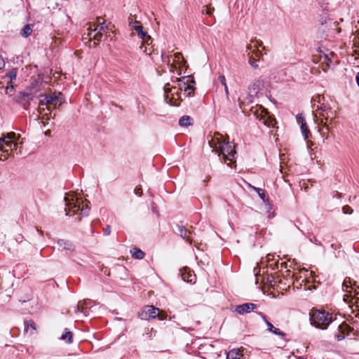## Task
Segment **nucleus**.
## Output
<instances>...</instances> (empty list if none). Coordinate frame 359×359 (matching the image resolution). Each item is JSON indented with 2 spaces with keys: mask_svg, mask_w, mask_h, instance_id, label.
Returning a JSON list of instances; mask_svg holds the SVG:
<instances>
[{
  "mask_svg": "<svg viewBox=\"0 0 359 359\" xmlns=\"http://www.w3.org/2000/svg\"><path fill=\"white\" fill-rule=\"evenodd\" d=\"M343 290L346 292H348L351 294L352 291H354L355 294H358V292H357V288H358V286H356L355 283H352V280L350 278H346L343 282ZM353 299V297H351V294L348 295L345 294L344 297V300L348 303L351 302Z\"/></svg>",
  "mask_w": 359,
  "mask_h": 359,
  "instance_id": "obj_9",
  "label": "nucleus"
},
{
  "mask_svg": "<svg viewBox=\"0 0 359 359\" xmlns=\"http://www.w3.org/2000/svg\"><path fill=\"white\" fill-rule=\"evenodd\" d=\"M32 329V330H35V323L32 320H25V331L26 332H29V330ZM33 333L32 331H30V334H32Z\"/></svg>",
  "mask_w": 359,
  "mask_h": 359,
  "instance_id": "obj_27",
  "label": "nucleus"
},
{
  "mask_svg": "<svg viewBox=\"0 0 359 359\" xmlns=\"http://www.w3.org/2000/svg\"><path fill=\"white\" fill-rule=\"evenodd\" d=\"M0 147L1 149H7L10 150V152H13V150L18 149V143L12 140H6L5 138H0Z\"/></svg>",
  "mask_w": 359,
  "mask_h": 359,
  "instance_id": "obj_14",
  "label": "nucleus"
},
{
  "mask_svg": "<svg viewBox=\"0 0 359 359\" xmlns=\"http://www.w3.org/2000/svg\"><path fill=\"white\" fill-rule=\"evenodd\" d=\"M296 118L299 124L302 123V121H305L302 114H297Z\"/></svg>",
  "mask_w": 359,
  "mask_h": 359,
  "instance_id": "obj_46",
  "label": "nucleus"
},
{
  "mask_svg": "<svg viewBox=\"0 0 359 359\" xmlns=\"http://www.w3.org/2000/svg\"><path fill=\"white\" fill-rule=\"evenodd\" d=\"M14 89V86L12 84V83L8 82L7 86H6V93H9L12 92Z\"/></svg>",
  "mask_w": 359,
  "mask_h": 359,
  "instance_id": "obj_42",
  "label": "nucleus"
},
{
  "mask_svg": "<svg viewBox=\"0 0 359 359\" xmlns=\"http://www.w3.org/2000/svg\"><path fill=\"white\" fill-rule=\"evenodd\" d=\"M17 76V69H13L8 73L6 74V76L10 79L8 82L12 83L13 80H15Z\"/></svg>",
  "mask_w": 359,
  "mask_h": 359,
  "instance_id": "obj_33",
  "label": "nucleus"
},
{
  "mask_svg": "<svg viewBox=\"0 0 359 359\" xmlns=\"http://www.w3.org/2000/svg\"><path fill=\"white\" fill-rule=\"evenodd\" d=\"M212 13V9L210 8H206V11H205V13L207 15H211Z\"/></svg>",
  "mask_w": 359,
  "mask_h": 359,
  "instance_id": "obj_51",
  "label": "nucleus"
},
{
  "mask_svg": "<svg viewBox=\"0 0 359 359\" xmlns=\"http://www.w3.org/2000/svg\"><path fill=\"white\" fill-rule=\"evenodd\" d=\"M262 50H266V48H265L264 46H262Z\"/></svg>",
  "mask_w": 359,
  "mask_h": 359,
  "instance_id": "obj_56",
  "label": "nucleus"
},
{
  "mask_svg": "<svg viewBox=\"0 0 359 359\" xmlns=\"http://www.w3.org/2000/svg\"><path fill=\"white\" fill-rule=\"evenodd\" d=\"M128 23L131 29H133V26L136 25H141L140 22L136 20H133L132 17H129Z\"/></svg>",
  "mask_w": 359,
  "mask_h": 359,
  "instance_id": "obj_38",
  "label": "nucleus"
},
{
  "mask_svg": "<svg viewBox=\"0 0 359 359\" xmlns=\"http://www.w3.org/2000/svg\"><path fill=\"white\" fill-rule=\"evenodd\" d=\"M257 307V304L253 303H245L241 305H238L235 308V312L240 315H243L244 313H248L252 311Z\"/></svg>",
  "mask_w": 359,
  "mask_h": 359,
  "instance_id": "obj_11",
  "label": "nucleus"
},
{
  "mask_svg": "<svg viewBox=\"0 0 359 359\" xmlns=\"http://www.w3.org/2000/svg\"><path fill=\"white\" fill-rule=\"evenodd\" d=\"M252 112L256 118L259 121H262L264 125L269 128L275 126V119L272 117L271 115L269 114L266 109L262 106L256 108L254 111H252Z\"/></svg>",
  "mask_w": 359,
  "mask_h": 359,
  "instance_id": "obj_7",
  "label": "nucleus"
},
{
  "mask_svg": "<svg viewBox=\"0 0 359 359\" xmlns=\"http://www.w3.org/2000/svg\"><path fill=\"white\" fill-rule=\"evenodd\" d=\"M258 315L260 316L261 318L264 320V321L265 322V323L267 325L268 330L269 332H271L276 335H278V336L281 337L282 338H283L285 336V334L284 332H281L279 329L275 327L270 322H269L267 320L266 317L264 313L259 312Z\"/></svg>",
  "mask_w": 359,
  "mask_h": 359,
  "instance_id": "obj_12",
  "label": "nucleus"
},
{
  "mask_svg": "<svg viewBox=\"0 0 359 359\" xmlns=\"http://www.w3.org/2000/svg\"><path fill=\"white\" fill-rule=\"evenodd\" d=\"M181 276L184 281L187 283H193L195 280V276L191 273L187 268L183 269L180 271Z\"/></svg>",
  "mask_w": 359,
  "mask_h": 359,
  "instance_id": "obj_16",
  "label": "nucleus"
},
{
  "mask_svg": "<svg viewBox=\"0 0 359 359\" xmlns=\"http://www.w3.org/2000/svg\"><path fill=\"white\" fill-rule=\"evenodd\" d=\"M128 23L131 29H133V26L136 25H141L140 22L136 20H133L132 17H129Z\"/></svg>",
  "mask_w": 359,
  "mask_h": 359,
  "instance_id": "obj_37",
  "label": "nucleus"
},
{
  "mask_svg": "<svg viewBox=\"0 0 359 359\" xmlns=\"http://www.w3.org/2000/svg\"><path fill=\"white\" fill-rule=\"evenodd\" d=\"M39 109H38V112L40 114H42L43 111H44V108H41V106H44V105H48V95H45V94H41L39 96Z\"/></svg>",
  "mask_w": 359,
  "mask_h": 359,
  "instance_id": "obj_19",
  "label": "nucleus"
},
{
  "mask_svg": "<svg viewBox=\"0 0 359 359\" xmlns=\"http://www.w3.org/2000/svg\"><path fill=\"white\" fill-rule=\"evenodd\" d=\"M32 32V28L30 25H26L21 30L20 34L23 37H28Z\"/></svg>",
  "mask_w": 359,
  "mask_h": 359,
  "instance_id": "obj_29",
  "label": "nucleus"
},
{
  "mask_svg": "<svg viewBox=\"0 0 359 359\" xmlns=\"http://www.w3.org/2000/svg\"><path fill=\"white\" fill-rule=\"evenodd\" d=\"M97 25H93V27L90 26L88 29L90 32L88 35L91 36L93 32H97L93 35V39L96 41H100L103 34L104 33H107L109 31L111 30V25L109 23L108 25L106 24V21L102 18H100L97 20Z\"/></svg>",
  "mask_w": 359,
  "mask_h": 359,
  "instance_id": "obj_6",
  "label": "nucleus"
},
{
  "mask_svg": "<svg viewBox=\"0 0 359 359\" xmlns=\"http://www.w3.org/2000/svg\"><path fill=\"white\" fill-rule=\"evenodd\" d=\"M191 118L189 116H184L180 118L179 124L181 126H189L191 124Z\"/></svg>",
  "mask_w": 359,
  "mask_h": 359,
  "instance_id": "obj_28",
  "label": "nucleus"
},
{
  "mask_svg": "<svg viewBox=\"0 0 359 359\" xmlns=\"http://www.w3.org/2000/svg\"><path fill=\"white\" fill-rule=\"evenodd\" d=\"M142 50L145 54L150 55L151 57L152 60H154V56H153V55L154 54V50L153 48V46H151L149 48L145 47V48L143 49Z\"/></svg>",
  "mask_w": 359,
  "mask_h": 359,
  "instance_id": "obj_35",
  "label": "nucleus"
},
{
  "mask_svg": "<svg viewBox=\"0 0 359 359\" xmlns=\"http://www.w3.org/2000/svg\"><path fill=\"white\" fill-rule=\"evenodd\" d=\"M218 79H219V81L221 82V83L224 86H226V79H225V76L224 75H220Z\"/></svg>",
  "mask_w": 359,
  "mask_h": 359,
  "instance_id": "obj_44",
  "label": "nucleus"
},
{
  "mask_svg": "<svg viewBox=\"0 0 359 359\" xmlns=\"http://www.w3.org/2000/svg\"><path fill=\"white\" fill-rule=\"evenodd\" d=\"M251 41L255 43V46L256 49H259V47H262V45H263L262 41H257V40H252Z\"/></svg>",
  "mask_w": 359,
  "mask_h": 359,
  "instance_id": "obj_43",
  "label": "nucleus"
},
{
  "mask_svg": "<svg viewBox=\"0 0 359 359\" xmlns=\"http://www.w3.org/2000/svg\"><path fill=\"white\" fill-rule=\"evenodd\" d=\"M209 143L210 147L212 148V151L218 154L219 156H222L221 161L231 166V164L234 163L236 155L234 144L222 140V136H215Z\"/></svg>",
  "mask_w": 359,
  "mask_h": 359,
  "instance_id": "obj_3",
  "label": "nucleus"
},
{
  "mask_svg": "<svg viewBox=\"0 0 359 359\" xmlns=\"http://www.w3.org/2000/svg\"><path fill=\"white\" fill-rule=\"evenodd\" d=\"M355 79H356L357 84L359 87V72L357 74Z\"/></svg>",
  "mask_w": 359,
  "mask_h": 359,
  "instance_id": "obj_53",
  "label": "nucleus"
},
{
  "mask_svg": "<svg viewBox=\"0 0 359 359\" xmlns=\"http://www.w3.org/2000/svg\"><path fill=\"white\" fill-rule=\"evenodd\" d=\"M45 117H46V119H48V117L47 116V114H43V116H42V119L45 118Z\"/></svg>",
  "mask_w": 359,
  "mask_h": 359,
  "instance_id": "obj_54",
  "label": "nucleus"
},
{
  "mask_svg": "<svg viewBox=\"0 0 359 359\" xmlns=\"http://www.w3.org/2000/svg\"><path fill=\"white\" fill-rule=\"evenodd\" d=\"M65 201V211L67 215H74L80 212L82 216H87L89 213V202L86 200L83 201L74 196L72 193L67 194L64 198Z\"/></svg>",
  "mask_w": 359,
  "mask_h": 359,
  "instance_id": "obj_4",
  "label": "nucleus"
},
{
  "mask_svg": "<svg viewBox=\"0 0 359 359\" xmlns=\"http://www.w3.org/2000/svg\"><path fill=\"white\" fill-rule=\"evenodd\" d=\"M326 99L324 96H322L320 95H317L314 97H313L311 100L312 103V107L313 112L316 111V107L318 105H321L322 102L324 103L325 102Z\"/></svg>",
  "mask_w": 359,
  "mask_h": 359,
  "instance_id": "obj_18",
  "label": "nucleus"
},
{
  "mask_svg": "<svg viewBox=\"0 0 359 359\" xmlns=\"http://www.w3.org/2000/svg\"><path fill=\"white\" fill-rule=\"evenodd\" d=\"M242 354L239 350L233 349L227 353V359H240Z\"/></svg>",
  "mask_w": 359,
  "mask_h": 359,
  "instance_id": "obj_24",
  "label": "nucleus"
},
{
  "mask_svg": "<svg viewBox=\"0 0 359 359\" xmlns=\"http://www.w3.org/2000/svg\"><path fill=\"white\" fill-rule=\"evenodd\" d=\"M4 138H5L6 140H12L14 142V140H16V134L11 132L8 133Z\"/></svg>",
  "mask_w": 359,
  "mask_h": 359,
  "instance_id": "obj_36",
  "label": "nucleus"
},
{
  "mask_svg": "<svg viewBox=\"0 0 359 359\" xmlns=\"http://www.w3.org/2000/svg\"><path fill=\"white\" fill-rule=\"evenodd\" d=\"M133 30L137 32L138 37L141 39H144L145 36L147 35V32L143 30L142 25H136L133 26Z\"/></svg>",
  "mask_w": 359,
  "mask_h": 359,
  "instance_id": "obj_21",
  "label": "nucleus"
},
{
  "mask_svg": "<svg viewBox=\"0 0 359 359\" xmlns=\"http://www.w3.org/2000/svg\"><path fill=\"white\" fill-rule=\"evenodd\" d=\"M142 40H143V43H142V46H140L141 50L144 49L145 47H148V46H151L153 42L152 38L148 34L145 36L144 39H142Z\"/></svg>",
  "mask_w": 359,
  "mask_h": 359,
  "instance_id": "obj_32",
  "label": "nucleus"
},
{
  "mask_svg": "<svg viewBox=\"0 0 359 359\" xmlns=\"http://www.w3.org/2000/svg\"><path fill=\"white\" fill-rule=\"evenodd\" d=\"M252 46L250 44L248 45L247 47H246V53L247 54L250 52V54H252Z\"/></svg>",
  "mask_w": 359,
  "mask_h": 359,
  "instance_id": "obj_49",
  "label": "nucleus"
},
{
  "mask_svg": "<svg viewBox=\"0 0 359 359\" xmlns=\"http://www.w3.org/2000/svg\"><path fill=\"white\" fill-rule=\"evenodd\" d=\"M314 113L315 121L318 124V131L321 135L325 136L329 132V124L337 117V108L335 102L332 100H326L321 105L316 107Z\"/></svg>",
  "mask_w": 359,
  "mask_h": 359,
  "instance_id": "obj_2",
  "label": "nucleus"
},
{
  "mask_svg": "<svg viewBox=\"0 0 359 359\" xmlns=\"http://www.w3.org/2000/svg\"><path fill=\"white\" fill-rule=\"evenodd\" d=\"M309 315L311 324L321 330L327 329L333 321L332 314L324 310L312 309Z\"/></svg>",
  "mask_w": 359,
  "mask_h": 359,
  "instance_id": "obj_5",
  "label": "nucleus"
},
{
  "mask_svg": "<svg viewBox=\"0 0 359 359\" xmlns=\"http://www.w3.org/2000/svg\"><path fill=\"white\" fill-rule=\"evenodd\" d=\"M60 339L67 343H71L72 341V333L70 331H68L67 329H66L65 333L62 334V336L60 337Z\"/></svg>",
  "mask_w": 359,
  "mask_h": 359,
  "instance_id": "obj_31",
  "label": "nucleus"
},
{
  "mask_svg": "<svg viewBox=\"0 0 359 359\" xmlns=\"http://www.w3.org/2000/svg\"><path fill=\"white\" fill-rule=\"evenodd\" d=\"M248 62L249 64L254 68L257 69L259 67V65L257 64V60L253 56V54H250L249 52L248 53Z\"/></svg>",
  "mask_w": 359,
  "mask_h": 359,
  "instance_id": "obj_30",
  "label": "nucleus"
},
{
  "mask_svg": "<svg viewBox=\"0 0 359 359\" xmlns=\"http://www.w3.org/2000/svg\"><path fill=\"white\" fill-rule=\"evenodd\" d=\"M52 100V106L56 108L57 106H60L64 100L63 95L61 93H53L50 95Z\"/></svg>",
  "mask_w": 359,
  "mask_h": 359,
  "instance_id": "obj_15",
  "label": "nucleus"
},
{
  "mask_svg": "<svg viewBox=\"0 0 359 359\" xmlns=\"http://www.w3.org/2000/svg\"><path fill=\"white\" fill-rule=\"evenodd\" d=\"M103 231H104V234L105 236L109 235L110 233H111L110 226H107L105 228H104Z\"/></svg>",
  "mask_w": 359,
  "mask_h": 359,
  "instance_id": "obj_45",
  "label": "nucleus"
},
{
  "mask_svg": "<svg viewBox=\"0 0 359 359\" xmlns=\"http://www.w3.org/2000/svg\"><path fill=\"white\" fill-rule=\"evenodd\" d=\"M280 171L281 172H283V166L281 165H280Z\"/></svg>",
  "mask_w": 359,
  "mask_h": 359,
  "instance_id": "obj_55",
  "label": "nucleus"
},
{
  "mask_svg": "<svg viewBox=\"0 0 359 359\" xmlns=\"http://www.w3.org/2000/svg\"><path fill=\"white\" fill-rule=\"evenodd\" d=\"M130 253L133 257L138 259H142L144 257V252L140 249L133 248L130 250Z\"/></svg>",
  "mask_w": 359,
  "mask_h": 359,
  "instance_id": "obj_23",
  "label": "nucleus"
},
{
  "mask_svg": "<svg viewBox=\"0 0 359 359\" xmlns=\"http://www.w3.org/2000/svg\"><path fill=\"white\" fill-rule=\"evenodd\" d=\"M177 86L168 83L164 86V98L167 103L172 106H179L182 101L180 91L183 90L184 95L191 96L194 93L195 81L192 76H183L177 79Z\"/></svg>",
  "mask_w": 359,
  "mask_h": 359,
  "instance_id": "obj_1",
  "label": "nucleus"
},
{
  "mask_svg": "<svg viewBox=\"0 0 359 359\" xmlns=\"http://www.w3.org/2000/svg\"><path fill=\"white\" fill-rule=\"evenodd\" d=\"M135 194H137V196H140L142 195V190H141V188L140 187H136L135 189Z\"/></svg>",
  "mask_w": 359,
  "mask_h": 359,
  "instance_id": "obj_48",
  "label": "nucleus"
},
{
  "mask_svg": "<svg viewBox=\"0 0 359 359\" xmlns=\"http://www.w3.org/2000/svg\"><path fill=\"white\" fill-rule=\"evenodd\" d=\"M252 54L255 55V57L259 59L262 57V53L259 49H255L252 51Z\"/></svg>",
  "mask_w": 359,
  "mask_h": 359,
  "instance_id": "obj_40",
  "label": "nucleus"
},
{
  "mask_svg": "<svg viewBox=\"0 0 359 359\" xmlns=\"http://www.w3.org/2000/svg\"><path fill=\"white\" fill-rule=\"evenodd\" d=\"M252 189H253L257 193L258 196L262 199L263 202L266 204L269 205V198L266 196L265 191L262 189L257 188L255 187H253L252 185H249Z\"/></svg>",
  "mask_w": 359,
  "mask_h": 359,
  "instance_id": "obj_20",
  "label": "nucleus"
},
{
  "mask_svg": "<svg viewBox=\"0 0 359 359\" xmlns=\"http://www.w3.org/2000/svg\"><path fill=\"white\" fill-rule=\"evenodd\" d=\"M12 153L10 152V150L9 149H3L1 150V156H0V160L1 161H5L8 158V157Z\"/></svg>",
  "mask_w": 359,
  "mask_h": 359,
  "instance_id": "obj_34",
  "label": "nucleus"
},
{
  "mask_svg": "<svg viewBox=\"0 0 359 359\" xmlns=\"http://www.w3.org/2000/svg\"><path fill=\"white\" fill-rule=\"evenodd\" d=\"M300 126H301L302 133L303 136L304 137V139L306 140V139L309 138L311 133L307 127L306 121H302V123H300Z\"/></svg>",
  "mask_w": 359,
  "mask_h": 359,
  "instance_id": "obj_26",
  "label": "nucleus"
},
{
  "mask_svg": "<svg viewBox=\"0 0 359 359\" xmlns=\"http://www.w3.org/2000/svg\"><path fill=\"white\" fill-rule=\"evenodd\" d=\"M224 90H225L226 95L228 97H229V90H228L227 85L226 86H224Z\"/></svg>",
  "mask_w": 359,
  "mask_h": 359,
  "instance_id": "obj_52",
  "label": "nucleus"
},
{
  "mask_svg": "<svg viewBox=\"0 0 359 359\" xmlns=\"http://www.w3.org/2000/svg\"><path fill=\"white\" fill-rule=\"evenodd\" d=\"M58 245L63 250L72 252L74 250V245L69 241L64 239H59L57 241Z\"/></svg>",
  "mask_w": 359,
  "mask_h": 359,
  "instance_id": "obj_17",
  "label": "nucleus"
},
{
  "mask_svg": "<svg viewBox=\"0 0 359 359\" xmlns=\"http://www.w3.org/2000/svg\"><path fill=\"white\" fill-rule=\"evenodd\" d=\"M79 307H80V303H79V304H78V309H79Z\"/></svg>",
  "mask_w": 359,
  "mask_h": 359,
  "instance_id": "obj_58",
  "label": "nucleus"
},
{
  "mask_svg": "<svg viewBox=\"0 0 359 359\" xmlns=\"http://www.w3.org/2000/svg\"><path fill=\"white\" fill-rule=\"evenodd\" d=\"M159 309L153 306H146L144 307L142 311L139 314L140 318L142 320H147L149 318H155L158 317L160 320H163L166 318L165 314H160Z\"/></svg>",
  "mask_w": 359,
  "mask_h": 359,
  "instance_id": "obj_8",
  "label": "nucleus"
},
{
  "mask_svg": "<svg viewBox=\"0 0 359 359\" xmlns=\"http://www.w3.org/2000/svg\"><path fill=\"white\" fill-rule=\"evenodd\" d=\"M339 333L336 334V337L339 341L344 339L351 332V328L346 323H342L338 326Z\"/></svg>",
  "mask_w": 359,
  "mask_h": 359,
  "instance_id": "obj_13",
  "label": "nucleus"
},
{
  "mask_svg": "<svg viewBox=\"0 0 359 359\" xmlns=\"http://www.w3.org/2000/svg\"><path fill=\"white\" fill-rule=\"evenodd\" d=\"M48 105L47 106V109L48 110H50V106H52V102H51V97L50 96V95H48Z\"/></svg>",
  "mask_w": 359,
  "mask_h": 359,
  "instance_id": "obj_47",
  "label": "nucleus"
},
{
  "mask_svg": "<svg viewBox=\"0 0 359 359\" xmlns=\"http://www.w3.org/2000/svg\"><path fill=\"white\" fill-rule=\"evenodd\" d=\"M179 231L181 237H182L184 239H186L187 241H189L191 243V240L190 239V234L191 232L189 231L187 229H184L183 226L179 227Z\"/></svg>",
  "mask_w": 359,
  "mask_h": 359,
  "instance_id": "obj_25",
  "label": "nucleus"
},
{
  "mask_svg": "<svg viewBox=\"0 0 359 359\" xmlns=\"http://www.w3.org/2000/svg\"><path fill=\"white\" fill-rule=\"evenodd\" d=\"M264 87V81L262 79H255L249 86L248 90V96L252 98L257 95V93Z\"/></svg>",
  "mask_w": 359,
  "mask_h": 359,
  "instance_id": "obj_10",
  "label": "nucleus"
},
{
  "mask_svg": "<svg viewBox=\"0 0 359 359\" xmlns=\"http://www.w3.org/2000/svg\"><path fill=\"white\" fill-rule=\"evenodd\" d=\"M128 23L131 29H133V26L136 25H141L140 22L136 20H133L132 17H129Z\"/></svg>",
  "mask_w": 359,
  "mask_h": 359,
  "instance_id": "obj_39",
  "label": "nucleus"
},
{
  "mask_svg": "<svg viewBox=\"0 0 359 359\" xmlns=\"http://www.w3.org/2000/svg\"><path fill=\"white\" fill-rule=\"evenodd\" d=\"M173 62L178 65L180 67L184 66L186 61L184 59L181 53H176L174 54Z\"/></svg>",
  "mask_w": 359,
  "mask_h": 359,
  "instance_id": "obj_22",
  "label": "nucleus"
},
{
  "mask_svg": "<svg viewBox=\"0 0 359 359\" xmlns=\"http://www.w3.org/2000/svg\"><path fill=\"white\" fill-rule=\"evenodd\" d=\"M4 65H5L4 60L3 57L1 56H0V69L4 68Z\"/></svg>",
  "mask_w": 359,
  "mask_h": 359,
  "instance_id": "obj_50",
  "label": "nucleus"
},
{
  "mask_svg": "<svg viewBox=\"0 0 359 359\" xmlns=\"http://www.w3.org/2000/svg\"><path fill=\"white\" fill-rule=\"evenodd\" d=\"M49 133H50V131L46 132V135H48Z\"/></svg>",
  "mask_w": 359,
  "mask_h": 359,
  "instance_id": "obj_57",
  "label": "nucleus"
},
{
  "mask_svg": "<svg viewBox=\"0 0 359 359\" xmlns=\"http://www.w3.org/2000/svg\"><path fill=\"white\" fill-rule=\"evenodd\" d=\"M343 212L345 214H351L353 212V210L351 209V207L346 205V206H344V208H343Z\"/></svg>",
  "mask_w": 359,
  "mask_h": 359,
  "instance_id": "obj_41",
  "label": "nucleus"
}]
</instances>
